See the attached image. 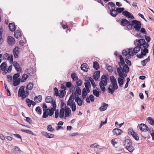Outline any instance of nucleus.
<instances>
[{
	"label": "nucleus",
	"mask_w": 154,
	"mask_h": 154,
	"mask_svg": "<svg viewBox=\"0 0 154 154\" xmlns=\"http://www.w3.org/2000/svg\"><path fill=\"white\" fill-rule=\"evenodd\" d=\"M33 88V84L32 83L29 82L26 87V91H25V86H22L19 88L18 92V95L23 99H24L29 95V91L32 90Z\"/></svg>",
	"instance_id": "1"
},
{
	"label": "nucleus",
	"mask_w": 154,
	"mask_h": 154,
	"mask_svg": "<svg viewBox=\"0 0 154 154\" xmlns=\"http://www.w3.org/2000/svg\"><path fill=\"white\" fill-rule=\"evenodd\" d=\"M134 44L137 45V46L135 47L133 49V52L135 54L137 53L140 50L144 48H148L149 44L148 43H146L144 39H140L139 40H136L134 41Z\"/></svg>",
	"instance_id": "2"
},
{
	"label": "nucleus",
	"mask_w": 154,
	"mask_h": 154,
	"mask_svg": "<svg viewBox=\"0 0 154 154\" xmlns=\"http://www.w3.org/2000/svg\"><path fill=\"white\" fill-rule=\"evenodd\" d=\"M117 69L119 76L121 78L126 77L127 73L129 71V68L126 64L119 65Z\"/></svg>",
	"instance_id": "3"
},
{
	"label": "nucleus",
	"mask_w": 154,
	"mask_h": 154,
	"mask_svg": "<svg viewBox=\"0 0 154 154\" xmlns=\"http://www.w3.org/2000/svg\"><path fill=\"white\" fill-rule=\"evenodd\" d=\"M101 80L99 83L100 88L103 91L105 92L106 91L105 86L107 84V78L106 76L103 75L101 76Z\"/></svg>",
	"instance_id": "4"
},
{
	"label": "nucleus",
	"mask_w": 154,
	"mask_h": 154,
	"mask_svg": "<svg viewBox=\"0 0 154 154\" xmlns=\"http://www.w3.org/2000/svg\"><path fill=\"white\" fill-rule=\"evenodd\" d=\"M132 143L128 139L126 140L124 142V145L125 148L130 152H133L134 150V147L131 146Z\"/></svg>",
	"instance_id": "5"
},
{
	"label": "nucleus",
	"mask_w": 154,
	"mask_h": 154,
	"mask_svg": "<svg viewBox=\"0 0 154 154\" xmlns=\"http://www.w3.org/2000/svg\"><path fill=\"white\" fill-rule=\"evenodd\" d=\"M64 111V108H62L60 110L59 115L58 110H56L55 112V117L57 119L58 118L59 116L60 119L63 118L65 119Z\"/></svg>",
	"instance_id": "6"
},
{
	"label": "nucleus",
	"mask_w": 154,
	"mask_h": 154,
	"mask_svg": "<svg viewBox=\"0 0 154 154\" xmlns=\"http://www.w3.org/2000/svg\"><path fill=\"white\" fill-rule=\"evenodd\" d=\"M131 23L134 25V28L135 30L139 31L141 28V23L140 21L137 20H133L131 21Z\"/></svg>",
	"instance_id": "7"
},
{
	"label": "nucleus",
	"mask_w": 154,
	"mask_h": 154,
	"mask_svg": "<svg viewBox=\"0 0 154 154\" xmlns=\"http://www.w3.org/2000/svg\"><path fill=\"white\" fill-rule=\"evenodd\" d=\"M147 48L145 47L141 49L142 51L140 54H137V57L140 58H141L143 57V56H145L146 54L148 52V50L146 48Z\"/></svg>",
	"instance_id": "8"
},
{
	"label": "nucleus",
	"mask_w": 154,
	"mask_h": 154,
	"mask_svg": "<svg viewBox=\"0 0 154 154\" xmlns=\"http://www.w3.org/2000/svg\"><path fill=\"white\" fill-rule=\"evenodd\" d=\"M64 115H65V119H66L67 117L69 116V115L71 113V109L68 107H67L66 106L65 109L64 108Z\"/></svg>",
	"instance_id": "9"
},
{
	"label": "nucleus",
	"mask_w": 154,
	"mask_h": 154,
	"mask_svg": "<svg viewBox=\"0 0 154 154\" xmlns=\"http://www.w3.org/2000/svg\"><path fill=\"white\" fill-rule=\"evenodd\" d=\"M15 69L18 72L20 73L22 69L20 67L17 61H14L12 63Z\"/></svg>",
	"instance_id": "10"
},
{
	"label": "nucleus",
	"mask_w": 154,
	"mask_h": 154,
	"mask_svg": "<svg viewBox=\"0 0 154 154\" xmlns=\"http://www.w3.org/2000/svg\"><path fill=\"white\" fill-rule=\"evenodd\" d=\"M53 107H51V110L49 109L48 114L50 116H52L54 114V111L55 110L56 108V105L55 102L54 101V102L52 104Z\"/></svg>",
	"instance_id": "11"
},
{
	"label": "nucleus",
	"mask_w": 154,
	"mask_h": 154,
	"mask_svg": "<svg viewBox=\"0 0 154 154\" xmlns=\"http://www.w3.org/2000/svg\"><path fill=\"white\" fill-rule=\"evenodd\" d=\"M74 96L73 94H71L67 102V105L69 106H71V105L73 104V103H75L74 102Z\"/></svg>",
	"instance_id": "12"
},
{
	"label": "nucleus",
	"mask_w": 154,
	"mask_h": 154,
	"mask_svg": "<svg viewBox=\"0 0 154 154\" xmlns=\"http://www.w3.org/2000/svg\"><path fill=\"white\" fill-rule=\"evenodd\" d=\"M122 14L127 17L133 19L134 17L132 15L127 11H123L122 12Z\"/></svg>",
	"instance_id": "13"
},
{
	"label": "nucleus",
	"mask_w": 154,
	"mask_h": 154,
	"mask_svg": "<svg viewBox=\"0 0 154 154\" xmlns=\"http://www.w3.org/2000/svg\"><path fill=\"white\" fill-rule=\"evenodd\" d=\"M128 133L129 134H130L132 135L133 137L134 138V139L137 140H139V137L137 135V134L135 132L132 131V130L131 129H129Z\"/></svg>",
	"instance_id": "14"
},
{
	"label": "nucleus",
	"mask_w": 154,
	"mask_h": 154,
	"mask_svg": "<svg viewBox=\"0 0 154 154\" xmlns=\"http://www.w3.org/2000/svg\"><path fill=\"white\" fill-rule=\"evenodd\" d=\"M139 129L142 131H148V127L144 124L142 123L140 125Z\"/></svg>",
	"instance_id": "15"
},
{
	"label": "nucleus",
	"mask_w": 154,
	"mask_h": 154,
	"mask_svg": "<svg viewBox=\"0 0 154 154\" xmlns=\"http://www.w3.org/2000/svg\"><path fill=\"white\" fill-rule=\"evenodd\" d=\"M8 44L10 45H13L15 42L14 39L11 36H8L7 38Z\"/></svg>",
	"instance_id": "16"
},
{
	"label": "nucleus",
	"mask_w": 154,
	"mask_h": 154,
	"mask_svg": "<svg viewBox=\"0 0 154 154\" xmlns=\"http://www.w3.org/2000/svg\"><path fill=\"white\" fill-rule=\"evenodd\" d=\"M13 54L14 57L17 58L19 57V48L18 47H16L13 50Z\"/></svg>",
	"instance_id": "17"
},
{
	"label": "nucleus",
	"mask_w": 154,
	"mask_h": 154,
	"mask_svg": "<svg viewBox=\"0 0 154 154\" xmlns=\"http://www.w3.org/2000/svg\"><path fill=\"white\" fill-rule=\"evenodd\" d=\"M112 132L114 135H119L122 133V131L119 128H115L113 130Z\"/></svg>",
	"instance_id": "18"
},
{
	"label": "nucleus",
	"mask_w": 154,
	"mask_h": 154,
	"mask_svg": "<svg viewBox=\"0 0 154 154\" xmlns=\"http://www.w3.org/2000/svg\"><path fill=\"white\" fill-rule=\"evenodd\" d=\"M74 100L79 106H81L82 104V102L81 99L79 97L74 96Z\"/></svg>",
	"instance_id": "19"
},
{
	"label": "nucleus",
	"mask_w": 154,
	"mask_h": 154,
	"mask_svg": "<svg viewBox=\"0 0 154 154\" xmlns=\"http://www.w3.org/2000/svg\"><path fill=\"white\" fill-rule=\"evenodd\" d=\"M85 85L86 90H87V92L89 93L90 92V89L89 88L91 87V84L90 82L88 80H86V82L85 83Z\"/></svg>",
	"instance_id": "20"
},
{
	"label": "nucleus",
	"mask_w": 154,
	"mask_h": 154,
	"mask_svg": "<svg viewBox=\"0 0 154 154\" xmlns=\"http://www.w3.org/2000/svg\"><path fill=\"white\" fill-rule=\"evenodd\" d=\"M100 71H97L93 75V78L95 81H97L100 77Z\"/></svg>",
	"instance_id": "21"
},
{
	"label": "nucleus",
	"mask_w": 154,
	"mask_h": 154,
	"mask_svg": "<svg viewBox=\"0 0 154 154\" xmlns=\"http://www.w3.org/2000/svg\"><path fill=\"white\" fill-rule=\"evenodd\" d=\"M76 91L74 93V96L79 97V96L81 94V90L80 88L78 86L76 87Z\"/></svg>",
	"instance_id": "22"
},
{
	"label": "nucleus",
	"mask_w": 154,
	"mask_h": 154,
	"mask_svg": "<svg viewBox=\"0 0 154 154\" xmlns=\"http://www.w3.org/2000/svg\"><path fill=\"white\" fill-rule=\"evenodd\" d=\"M81 69L84 72H87L88 68L87 64L86 63L82 64L81 67Z\"/></svg>",
	"instance_id": "23"
},
{
	"label": "nucleus",
	"mask_w": 154,
	"mask_h": 154,
	"mask_svg": "<svg viewBox=\"0 0 154 154\" xmlns=\"http://www.w3.org/2000/svg\"><path fill=\"white\" fill-rule=\"evenodd\" d=\"M110 15L113 17H116L118 14V13L115 9H110Z\"/></svg>",
	"instance_id": "24"
},
{
	"label": "nucleus",
	"mask_w": 154,
	"mask_h": 154,
	"mask_svg": "<svg viewBox=\"0 0 154 154\" xmlns=\"http://www.w3.org/2000/svg\"><path fill=\"white\" fill-rule=\"evenodd\" d=\"M108 106V105L105 103H103L102 106L99 108L100 110L101 111H103L106 110L107 107Z\"/></svg>",
	"instance_id": "25"
},
{
	"label": "nucleus",
	"mask_w": 154,
	"mask_h": 154,
	"mask_svg": "<svg viewBox=\"0 0 154 154\" xmlns=\"http://www.w3.org/2000/svg\"><path fill=\"white\" fill-rule=\"evenodd\" d=\"M124 78L119 77L118 79V82L119 84V86L120 87L123 86V85L124 83V80L123 78Z\"/></svg>",
	"instance_id": "26"
},
{
	"label": "nucleus",
	"mask_w": 154,
	"mask_h": 154,
	"mask_svg": "<svg viewBox=\"0 0 154 154\" xmlns=\"http://www.w3.org/2000/svg\"><path fill=\"white\" fill-rule=\"evenodd\" d=\"M108 8L109 10L111 9H115L116 8V5L113 2H109L108 3Z\"/></svg>",
	"instance_id": "27"
},
{
	"label": "nucleus",
	"mask_w": 154,
	"mask_h": 154,
	"mask_svg": "<svg viewBox=\"0 0 154 154\" xmlns=\"http://www.w3.org/2000/svg\"><path fill=\"white\" fill-rule=\"evenodd\" d=\"M115 90H116L114 89L111 85H109V87L108 88V91L109 93H110L112 94H113Z\"/></svg>",
	"instance_id": "28"
},
{
	"label": "nucleus",
	"mask_w": 154,
	"mask_h": 154,
	"mask_svg": "<svg viewBox=\"0 0 154 154\" xmlns=\"http://www.w3.org/2000/svg\"><path fill=\"white\" fill-rule=\"evenodd\" d=\"M9 27L10 30L11 31H14L15 30V26L14 24L10 23L9 24Z\"/></svg>",
	"instance_id": "29"
},
{
	"label": "nucleus",
	"mask_w": 154,
	"mask_h": 154,
	"mask_svg": "<svg viewBox=\"0 0 154 154\" xmlns=\"http://www.w3.org/2000/svg\"><path fill=\"white\" fill-rule=\"evenodd\" d=\"M129 23V21L125 19H122L121 22V24L123 26H125Z\"/></svg>",
	"instance_id": "30"
},
{
	"label": "nucleus",
	"mask_w": 154,
	"mask_h": 154,
	"mask_svg": "<svg viewBox=\"0 0 154 154\" xmlns=\"http://www.w3.org/2000/svg\"><path fill=\"white\" fill-rule=\"evenodd\" d=\"M45 102L46 103H52L54 102H53V98L50 96H48L45 99Z\"/></svg>",
	"instance_id": "31"
},
{
	"label": "nucleus",
	"mask_w": 154,
	"mask_h": 154,
	"mask_svg": "<svg viewBox=\"0 0 154 154\" xmlns=\"http://www.w3.org/2000/svg\"><path fill=\"white\" fill-rule=\"evenodd\" d=\"M21 150L20 148L18 146H15L14 149V154H19L20 153Z\"/></svg>",
	"instance_id": "32"
},
{
	"label": "nucleus",
	"mask_w": 154,
	"mask_h": 154,
	"mask_svg": "<svg viewBox=\"0 0 154 154\" xmlns=\"http://www.w3.org/2000/svg\"><path fill=\"white\" fill-rule=\"evenodd\" d=\"M7 66V64L3 62L2 63L0 66L1 69L2 71H6V67Z\"/></svg>",
	"instance_id": "33"
},
{
	"label": "nucleus",
	"mask_w": 154,
	"mask_h": 154,
	"mask_svg": "<svg viewBox=\"0 0 154 154\" xmlns=\"http://www.w3.org/2000/svg\"><path fill=\"white\" fill-rule=\"evenodd\" d=\"M42 100V96L41 95H39L38 96L35 97L34 100L35 102L37 103H39Z\"/></svg>",
	"instance_id": "34"
},
{
	"label": "nucleus",
	"mask_w": 154,
	"mask_h": 154,
	"mask_svg": "<svg viewBox=\"0 0 154 154\" xmlns=\"http://www.w3.org/2000/svg\"><path fill=\"white\" fill-rule=\"evenodd\" d=\"M120 62L118 63L119 65L125 64L124 59L121 55L119 56Z\"/></svg>",
	"instance_id": "35"
},
{
	"label": "nucleus",
	"mask_w": 154,
	"mask_h": 154,
	"mask_svg": "<svg viewBox=\"0 0 154 154\" xmlns=\"http://www.w3.org/2000/svg\"><path fill=\"white\" fill-rule=\"evenodd\" d=\"M49 109H48L44 111L42 116L43 118H46L49 115Z\"/></svg>",
	"instance_id": "36"
},
{
	"label": "nucleus",
	"mask_w": 154,
	"mask_h": 154,
	"mask_svg": "<svg viewBox=\"0 0 154 154\" xmlns=\"http://www.w3.org/2000/svg\"><path fill=\"white\" fill-rule=\"evenodd\" d=\"M13 85L14 86H16L19 85L20 82V79L18 78L17 79L14 80Z\"/></svg>",
	"instance_id": "37"
},
{
	"label": "nucleus",
	"mask_w": 154,
	"mask_h": 154,
	"mask_svg": "<svg viewBox=\"0 0 154 154\" xmlns=\"http://www.w3.org/2000/svg\"><path fill=\"white\" fill-rule=\"evenodd\" d=\"M150 60V56H149L148 57L143 60L141 61V63L143 66L146 65V64L147 63L148 61Z\"/></svg>",
	"instance_id": "38"
},
{
	"label": "nucleus",
	"mask_w": 154,
	"mask_h": 154,
	"mask_svg": "<svg viewBox=\"0 0 154 154\" xmlns=\"http://www.w3.org/2000/svg\"><path fill=\"white\" fill-rule=\"evenodd\" d=\"M14 36L16 38L18 39L21 36V33L19 31H16L15 32Z\"/></svg>",
	"instance_id": "39"
},
{
	"label": "nucleus",
	"mask_w": 154,
	"mask_h": 154,
	"mask_svg": "<svg viewBox=\"0 0 154 154\" xmlns=\"http://www.w3.org/2000/svg\"><path fill=\"white\" fill-rule=\"evenodd\" d=\"M71 77L73 81H76L78 79V76L75 73H73L71 74Z\"/></svg>",
	"instance_id": "40"
},
{
	"label": "nucleus",
	"mask_w": 154,
	"mask_h": 154,
	"mask_svg": "<svg viewBox=\"0 0 154 154\" xmlns=\"http://www.w3.org/2000/svg\"><path fill=\"white\" fill-rule=\"evenodd\" d=\"M28 77L29 76L27 74L23 75L21 78V82H24Z\"/></svg>",
	"instance_id": "41"
},
{
	"label": "nucleus",
	"mask_w": 154,
	"mask_h": 154,
	"mask_svg": "<svg viewBox=\"0 0 154 154\" xmlns=\"http://www.w3.org/2000/svg\"><path fill=\"white\" fill-rule=\"evenodd\" d=\"M21 131L22 132L26 133L29 134H32L34 135H35L32 131L29 130L21 129Z\"/></svg>",
	"instance_id": "42"
},
{
	"label": "nucleus",
	"mask_w": 154,
	"mask_h": 154,
	"mask_svg": "<svg viewBox=\"0 0 154 154\" xmlns=\"http://www.w3.org/2000/svg\"><path fill=\"white\" fill-rule=\"evenodd\" d=\"M93 93L94 95L96 97H98L100 95V92L97 90L94 89L93 90Z\"/></svg>",
	"instance_id": "43"
},
{
	"label": "nucleus",
	"mask_w": 154,
	"mask_h": 154,
	"mask_svg": "<svg viewBox=\"0 0 154 154\" xmlns=\"http://www.w3.org/2000/svg\"><path fill=\"white\" fill-rule=\"evenodd\" d=\"M93 67L96 70H97L99 68V64L97 62L95 61L94 62Z\"/></svg>",
	"instance_id": "44"
},
{
	"label": "nucleus",
	"mask_w": 154,
	"mask_h": 154,
	"mask_svg": "<svg viewBox=\"0 0 154 154\" xmlns=\"http://www.w3.org/2000/svg\"><path fill=\"white\" fill-rule=\"evenodd\" d=\"M110 80L111 83H117V81L115 78L112 75L110 77Z\"/></svg>",
	"instance_id": "45"
},
{
	"label": "nucleus",
	"mask_w": 154,
	"mask_h": 154,
	"mask_svg": "<svg viewBox=\"0 0 154 154\" xmlns=\"http://www.w3.org/2000/svg\"><path fill=\"white\" fill-rule=\"evenodd\" d=\"M7 59L8 60L10 61V63H12L13 62V57L12 55H9V56L8 57Z\"/></svg>",
	"instance_id": "46"
},
{
	"label": "nucleus",
	"mask_w": 154,
	"mask_h": 154,
	"mask_svg": "<svg viewBox=\"0 0 154 154\" xmlns=\"http://www.w3.org/2000/svg\"><path fill=\"white\" fill-rule=\"evenodd\" d=\"M149 123L151 125H154V120L150 117H149L147 119Z\"/></svg>",
	"instance_id": "47"
},
{
	"label": "nucleus",
	"mask_w": 154,
	"mask_h": 154,
	"mask_svg": "<svg viewBox=\"0 0 154 154\" xmlns=\"http://www.w3.org/2000/svg\"><path fill=\"white\" fill-rule=\"evenodd\" d=\"M134 25L133 23H128L127 26V28L130 30H131L134 29Z\"/></svg>",
	"instance_id": "48"
},
{
	"label": "nucleus",
	"mask_w": 154,
	"mask_h": 154,
	"mask_svg": "<svg viewBox=\"0 0 154 154\" xmlns=\"http://www.w3.org/2000/svg\"><path fill=\"white\" fill-rule=\"evenodd\" d=\"M124 10L125 8H117L116 9L118 13L122 12Z\"/></svg>",
	"instance_id": "49"
},
{
	"label": "nucleus",
	"mask_w": 154,
	"mask_h": 154,
	"mask_svg": "<svg viewBox=\"0 0 154 154\" xmlns=\"http://www.w3.org/2000/svg\"><path fill=\"white\" fill-rule=\"evenodd\" d=\"M128 54L129 55V58L131 56H133L134 55V54L132 48H129L128 49Z\"/></svg>",
	"instance_id": "50"
},
{
	"label": "nucleus",
	"mask_w": 154,
	"mask_h": 154,
	"mask_svg": "<svg viewBox=\"0 0 154 154\" xmlns=\"http://www.w3.org/2000/svg\"><path fill=\"white\" fill-rule=\"evenodd\" d=\"M70 106L71 107V109L73 112L75 111L76 109V106L75 103H73V104L71 105Z\"/></svg>",
	"instance_id": "51"
},
{
	"label": "nucleus",
	"mask_w": 154,
	"mask_h": 154,
	"mask_svg": "<svg viewBox=\"0 0 154 154\" xmlns=\"http://www.w3.org/2000/svg\"><path fill=\"white\" fill-rule=\"evenodd\" d=\"M47 128L48 130L51 132H53L54 130L51 125H48L47 126Z\"/></svg>",
	"instance_id": "52"
},
{
	"label": "nucleus",
	"mask_w": 154,
	"mask_h": 154,
	"mask_svg": "<svg viewBox=\"0 0 154 154\" xmlns=\"http://www.w3.org/2000/svg\"><path fill=\"white\" fill-rule=\"evenodd\" d=\"M122 53L123 55L125 56L126 58H129V55L128 52L125 50H124L122 52Z\"/></svg>",
	"instance_id": "53"
},
{
	"label": "nucleus",
	"mask_w": 154,
	"mask_h": 154,
	"mask_svg": "<svg viewBox=\"0 0 154 154\" xmlns=\"http://www.w3.org/2000/svg\"><path fill=\"white\" fill-rule=\"evenodd\" d=\"M111 85L114 88V89L116 90H117L118 88V87L117 84V83H111Z\"/></svg>",
	"instance_id": "54"
},
{
	"label": "nucleus",
	"mask_w": 154,
	"mask_h": 154,
	"mask_svg": "<svg viewBox=\"0 0 154 154\" xmlns=\"http://www.w3.org/2000/svg\"><path fill=\"white\" fill-rule=\"evenodd\" d=\"M65 94L64 91H60V94H59V96L61 98H63Z\"/></svg>",
	"instance_id": "55"
},
{
	"label": "nucleus",
	"mask_w": 154,
	"mask_h": 154,
	"mask_svg": "<svg viewBox=\"0 0 154 154\" xmlns=\"http://www.w3.org/2000/svg\"><path fill=\"white\" fill-rule=\"evenodd\" d=\"M36 111L38 112L39 114H41L42 110L40 108V107L39 106L37 107L35 109Z\"/></svg>",
	"instance_id": "56"
},
{
	"label": "nucleus",
	"mask_w": 154,
	"mask_h": 154,
	"mask_svg": "<svg viewBox=\"0 0 154 154\" xmlns=\"http://www.w3.org/2000/svg\"><path fill=\"white\" fill-rule=\"evenodd\" d=\"M149 131L150 133V134L152 137V140H154V132L153 129H150L149 130Z\"/></svg>",
	"instance_id": "57"
},
{
	"label": "nucleus",
	"mask_w": 154,
	"mask_h": 154,
	"mask_svg": "<svg viewBox=\"0 0 154 154\" xmlns=\"http://www.w3.org/2000/svg\"><path fill=\"white\" fill-rule=\"evenodd\" d=\"M54 136V134L48 133L46 137L48 138H53Z\"/></svg>",
	"instance_id": "58"
},
{
	"label": "nucleus",
	"mask_w": 154,
	"mask_h": 154,
	"mask_svg": "<svg viewBox=\"0 0 154 154\" xmlns=\"http://www.w3.org/2000/svg\"><path fill=\"white\" fill-rule=\"evenodd\" d=\"M20 76V75L19 73L15 74L13 77V80H14L17 79Z\"/></svg>",
	"instance_id": "59"
},
{
	"label": "nucleus",
	"mask_w": 154,
	"mask_h": 154,
	"mask_svg": "<svg viewBox=\"0 0 154 154\" xmlns=\"http://www.w3.org/2000/svg\"><path fill=\"white\" fill-rule=\"evenodd\" d=\"M26 100L28 106L29 107H30L31 106V100H30L29 99L27 98L26 99Z\"/></svg>",
	"instance_id": "60"
},
{
	"label": "nucleus",
	"mask_w": 154,
	"mask_h": 154,
	"mask_svg": "<svg viewBox=\"0 0 154 154\" xmlns=\"http://www.w3.org/2000/svg\"><path fill=\"white\" fill-rule=\"evenodd\" d=\"M54 92L55 95L56 96H59V93L58 89L56 88H54Z\"/></svg>",
	"instance_id": "61"
},
{
	"label": "nucleus",
	"mask_w": 154,
	"mask_h": 154,
	"mask_svg": "<svg viewBox=\"0 0 154 154\" xmlns=\"http://www.w3.org/2000/svg\"><path fill=\"white\" fill-rule=\"evenodd\" d=\"M26 119H25V120L27 122H29V123H31L32 122V120L28 117H26Z\"/></svg>",
	"instance_id": "62"
},
{
	"label": "nucleus",
	"mask_w": 154,
	"mask_h": 154,
	"mask_svg": "<svg viewBox=\"0 0 154 154\" xmlns=\"http://www.w3.org/2000/svg\"><path fill=\"white\" fill-rule=\"evenodd\" d=\"M140 29H141L140 30V32L143 33L144 34H146V31L145 29L144 28H140Z\"/></svg>",
	"instance_id": "63"
},
{
	"label": "nucleus",
	"mask_w": 154,
	"mask_h": 154,
	"mask_svg": "<svg viewBox=\"0 0 154 154\" xmlns=\"http://www.w3.org/2000/svg\"><path fill=\"white\" fill-rule=\"evenodd\" d=\"M125 61L126 63L128 64L129 66H131V61L128 60L127 59H125Z\"/></svg>",
	"instance_id": "64"
}]
</instances>
